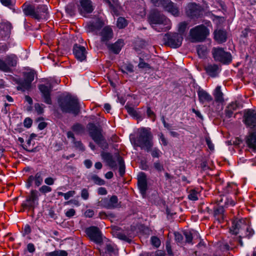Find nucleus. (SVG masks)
I'll return each instance as SVG.
<instances>
[{
  "instance_id": "obj_5",
  "label": "nucleus",
  "mask_w": 256,
  "mask_h": 256,
  "mask_svg": "<svg viewBox=\"0 0 256 256\" xmlns=\"http://www.w3.org/2000/svg\"><path fill=\"white\" fill-rule=\"evenodd\" d=\"M209 34L208 29L204 24H200L190 29L189 36L192 42H198L204 41Z\"/></svg>"
},
{
  "instance_id": "obj_11",
  "label": "nucleus",
  "mask_w": 256,
  "mask_h": 256,
  "mask_svg": "<svg viewBox=\"0 0 256 256\" xmlns=\"http://www.w3.org/2000/svg\"><path fill=\"white\" fill-rule=\"evenodd\" d=\"M85 232L87 236L92 242L99 244H104L102 232L98 227L90 226L86 229Z\"/></svg>"
},
{
  "instance_id": "obj_56",
  "label": "nucleus",
  "mask_w": 256,
  "mask_h": 256,
  "mask_svg": "<svg viewBox=\"0 0 256 256\" xmlns=\"http://www.w3.org/2000/svg\"><path fill=\"white\" fill-rule=\"evenodd\" d=\"M175 240L177 242L182 243L183 240L182 235L178 232H175L174 233Z\"/></svg>"
},
{
  "instance_id": "obj_15",
  "label": "nucleus",
  "mask_w": 256,
  "mask_h": 256,
  "mask_svg": "<svg viewBox=\"0 0 256 256\" xmlns=\"http://www.w3.org/2000/svg\"><path fill=\"white\" fill-rule=\"evenodd\" d=\"M204 69L206 74L212 78L218 76L222 70L220 65L216 64H208L204 66Z\"/></svg>"
},
{
  "instance_id": "obj_8",
  "label": "nucleus",
  "mask_w": 256,
  "mask_h": 256,
  "mask_svg": "<svg viewBox=\"0 0 256 256\" xmlns=\"http://www.w3.org/2000/svg\"><path fill=\"white\" fill-rule=\"evenodd\" d=\"M212 54L214 60L224 64H228L232 60L231 54L222 48H214Z\"/></svg>"
},
{
  "instance_id": "obj_43",
  "label": "nucleus",
  "mask_w": 256,
  "mask_h": 256,
  "mask_svg": "<svg viewBox=\"0 0 256 256\" xmlns=\"http://www.w3.org/2000/svg\"><path fill=\"white\" fill-rule=\"evenodd\" d=\"M0 70L4 72H10V68H8V66L6 65L5 61L0 59Z\"/></svg>"
},
{
  "instance_id": "obj_58",
  "label": "nucleus",
  "mask_w": 256,
  "mask_h": 256,
  "mask_svg": "<svg viewBox=\"0 0 256 256\" xmlns=\"http://www.w3.org/2000/svg\"><path fill=\"white\" fill-rule=\"evenodd\" d=\"M235 205V202L232 199L230 198H226L224 200V206H234Z\"/></svg>"
},
{
  "instance_id": "obj_52",
  "label": "nucleus",
  "mask_w": 256,
  "mask_h": 256,
  "mask_svg": "<svg viewBox=\"0 0 256 256\" xmlns=\"http://www.w3.org/2000/svg\"><path fill=\"white\" fill-rule=\"evenodd\" d=\"M154 166L158 172H162L164 170L163 164L158 161L154 162Z\"/></svg>"
},
{
  "instance_id": "obj_57",
  "label": "nucleus",
  "mask_w": 256,
  "mask_h": 256,
  "mask_svg": "<svg viewBox=\"0 0 256 256\" xmlns=\"http://www.w3.org/2000/svg\"><path fill=\"white\" fill-rule=\"evenodd\" d=\"M74 146L78 148L79 150L84 151V148L82 144L80 141H76L75 140L73 141Z\"/></svg>"
},
{
  "instance_id": "obj_27",
  "label": "nucleus",
  "mask_w": 256,
  "mask_h": 256,
  "mask_svg": "<svg viewBox=\"0 0 256 256\" xmlns=\"http://www.w3.org/2000/svg\"><path fill=\"white\" fill-rule=\"evenodd\" d=\"M16 82L18 84L17 90H18L24 92L26 90H28L31 88L32 84L24 79L19 78L16 80Z\"/></svg>"
},
{
  "instance_id": "obj_14",
  "label": "nucleus",
  "mask_w": 256,
  "mask_h": 256,
  "mask_svg": "<svg viewBox=\"0 0 256 256\" xmlns=\"http://www.w3.org/2000/svg\"><path fill=\"white\" fill-rule=\"evenodd\" d=\"M44 176V172L42 170H40L36 172L34 176L32 175L30 176L27 180L26 184V187L28 188H30L32 186V183L34 181V182L36 186H39L42 183L43 177Z\"/></svg>"
},
{
  "instance_id": "obj_22",
  "label": "nucleus",
  "mask_w": 256,
  "mask_h": 256,
  "mask_svg": "<svg viewBox=\"0 0 256 256\" xmlns=\"http://www.w3.org/2000/svg\"><path fill=\"white\" fill-rule=\"evenodd\" d=\"M12 26L10 22L0 23V39L6 40L10 36Z\"/></svg>"
},
{
  "instance_id": "obj_39",
  "label": "nucleus",
  "mask_w": 256,
  "mask_h": 256,
  "mask_svg": "<svg viewBox=\"0 0 256 256\" xmlns=\"http://www.w3.org/2000/svg\"><path fill=\"white\" fill-rule=\"evenodd\" d=\"M188 24L185 22H180L178 25V31L179 32V34H180L182 36V34L185 32L186 30L187 26Z\"/></svg>"
},
{
  "instance_id": "obj_55",
  "label": "nucleus",
  "mask_w": 256,
  "mask_h": 256,
  "mask_svg": "<svg viewBox=\"0 0 256 256\" xmlns=\"http://www.w3.org/2000/svg\"><path fill=\"white\" fill-rule=\"evenodd\" d=\"M188 197L192 200H198V193L195 190L191 191Z\"/></svg>"
},
{
  "instance_id": "obj_9",
  "label": "nucleus",
  "mask_w": 256,
  "mask_h": 256,
  "mask_svg": "<svg viewBox=\"0 0 256 256\" xmlns=\"http://www.w3.org/2000/svg\"><path fill=\"white\" fill-rule=\"evenodd\" d=\"M39 196L38 192L36 190H32L26 200L22 203V206L23 208L34 210L38 204Z\"/></svg>"
},
{
  "instance_id": "obj_46",
  "label": "nucleus",
  "mask_w": 256,
  "mask_h": 256,
  "mask_svg": "<svg viewBox=\"0 0 256 256\" xmlns=\"http://www.w3.org/2000/svg\"><path fill=\"white\" fill-rule=\"evenodd\" d=\"M117 237L122 240H124L125 242H130L131 240L127 236H126L124 233L122 232H118L117 234Z\"/></svg>"
},
{
  "instance_id": "obj_20",
  "label": "nucleus",
  "mask_w": 256,
  "mask_h": 256,
  "mask_svg": "<svg viewBox=\"0 0 256 256\" xmlns=\"http://www.w3.org/2000/svg\"><path fill=\"white\" fill-rule=\"evenodd\" d=\"M101 204L108 209L116 208L118 206V198L116 196H112L110 199L105 198L100 201Z\"/></svg>"
},
{
  "instance_id": "obj_28",
  "label": "nucleus",
  "mask_w": 256,
  "mask_h": 256,
  "mask_svg": "<svg viewBox=\"0 0 256 256\" xmlns=\"http://www.w3.org/2000/svg\"><path fill=\"white\" fill-rule=\"evenodd\" d=\"M214 38L218 43H222L226 40V32L222 30H216L214 32Z\"/></svg>"
},
{
  "instance_id": "obj_59",
  "label": "nucleus",
  "mask_w": 256,
  "mask_h": 256,
  "mask_svg": "<svg viewBox=\"0 0 256 256\" xmlns=\"http://www.w3.org/2000/svg\"><path fill=\"white\" fill-rule=\"evenodd\" d=\"M76 193V192L74 190H70L65 193L64 196L65 200H68L70 198L72 197Z\"/></svg>"
},
{
  "instance_id": "obj_21",
  "label": "nucleus",
  "mask_w": 256,
  "mask_h": 256,
  "mask_svg": "<svg viewBox=\"0 0 256 256\" xmlns=\"http://www.w3.org/2000/svg\"><path fill=\"white\" fill-rule=\"evenodd\" d=\"M138 184L140 193L144 196L147 190L146 176L144 173L140 172L138 175Z\"/></svg>"
},
{
  "instance_id": "obj_47",
  "label": "nucleus",
  "mask_w": 256,
  "mask_h": 256,
  "mask_svg": "<svg viewBox=\"0 0 256 256\" xmlns=\"http://www.w3.org/2000/svg\"><path fill=\"white\" fill-rule=\"evenodd\" d=\"M184 235L186 238V242L188 243H192V236L191 232L188 231H184Z\"/></svg>"
},
{
  "instance_id": "obj_24",
  "label": "nucleus",
  "mask_w": 256,
  "mask_h": 256,
  "mask_svg": "<svg viewBox=\"0 0 256 256\" xmlns=\"http://www.w3.org/2000/svg\"><path fill=\"white\" fill-rule=\"evenodd\" d=\"M101 156L110 167L114 169L117 168L116 162L111 154L106 152H102Z\"/></svg>"
},
{
  "instance_id": "obj_38",
  "label": "nucleus",
  "mask_w": 256,
  "mask_h": 256,
  "mask_svg": "<svg viewBox=\"0 0 256 256\" xmlns=\"http://www.w3.org/2000/svg\"><path fill=\"white\" fill-rule=\"evenodd\" d=\"M34 75L35 72L34 70L25 72L24 74V79L32 84V82L34 80Z\"/></svg>"
},
{
  "instance_id": "obj_16",
  "label": "nucleus",
  "mask_w": 256,
  "mask_h": 256,
  "mask_svg": "<svg viewBox=\"0 0 256 256\" xmlns=\"http://www.w3.org/2000/svg\"><path fill=\"white\" fill-rule=\"evenodd\" d=\"M98 34L100 36V41L106 44L113 38L114 33L110 26H106Z\"/></svg>"
},
{
  "instance_id": "obj_18",
  "label": "nucleus",
  "mask_w": 256,
  "mask_h": 256,
  "mask_svg": "<svg viewBox=\"0 0 256 256\" xmlns=\"http://www.w3.org/2000/svg\"><path fill=\"white\" fill-rule=\"evenodd\" d=\"M73 53L76 58L80 62H82L86 59V51L83 46L75 44L73 47Z\"/></svg>"
},
{
  "instance_id": "obj_4",
  "label": "nucleus",
  "mask_w": 256,
  "mask_h": 256,
  "mask_svg": "<svg viewBox=\"0 0 256 256\" xmlns=\"http://www.w3.org/2000/svg\"><path fill=\"white\" fill-rule=\"evenodd\" d=\"M230 232L234 234H237L238 233L244 232V236L250 238L254 234V230L248 224V221L245 218L234 219L232 222V226L230 228Z\"/></svg>"
},
{
  "instance_id": "obj_31",
  "label": "nucleus",
  "mask_w": 256,
  "mask_h": 256,
  "mask_svg": "<svg viewBox=\"0 0 256 256\" xmlns=\"http://www.w3.org/2000/svg\"><path fill=\"white\" fill-rule=\"evenodd\" d=\"M238 108V104L236 102H232L229 104L225 110V114L228 118H231L234 112Z\"/></svg>"
},
{
  "instance_id": "obj_33",
  "label": "nucleus",
  "mask_w": 256,
  "mask_h": 256,
  "mask_svg": "<svg viewBox=\"0 0 256 256\" xmlns=\"http://www.w3.org/2000/svg\"><path fill=\"white\" fill-rule=\"evenodd\" d=\"M101 244H104L105 247L104 254H110L111 253L116 252V246L113 243L108 242L105 244L102 243Z\"/></svg>"
},
{
  "instance_id": "obj_40",
  "label": "nucleus",
  "mask_w": 256,
  "mask_h": 256,
  "mask_svg": "<svg viewBox=\"0 0 256 256\" xmlns=\"http://www.w3.org/2000/svg\"><path fill=\"white\" fill-rule=\"evenodd\" d=\"M127 24L126 20L124 18L120 17L118 18L116 25L119 28H124Z\"/></svg>"
},
{
  "instance_id": "obj_12",
  "label": "nucleus",
  "mask_w": 256,
  "mask_h": 256,
  "mask_svg": "<svg viewBox=\"0 0 256 256\" xmlns=\"http://www.w3.org/2000/svg\"><path fill=\"white\" fill-rule=\"evenodd\" d=\"M202 8L194 2L188 4L186 8L187 16L191 18L198 17L202 13Z\"/></svg>"
},
{
  "instance_id": "obj_2",
  "label": "nucleus",
  "mask_w": 256,
  "mask_h": 256,
  "mask_svg": "<svg viewBox=\"0 0 256 256\" xmlns=\"http://www.w3.org/2000/svg\"><path fill=\"white\" fill-rule=\"evenodd\" d=\"M148 20L152 28L158 32H166L171 28L170 20L159 12L151 13L148 17Z\"/></svg>"
},
{
  "instance_id": "obj_6",
  "label": "nucleus",
  "mask_w": 256,
  "mask_h": 256,
  "mask_svg": "<svg viewBox=\"0 0 256 256\" xmlns=\"http://www.w3.org/2000/svg\"><path fill=\"white\" fill-rule=\"evenodd\" d=\"M88 128L90 136L98 146L104 150L108 149V144L102 136L100 128L92 123L88 124Z\"/></svg>"
},
{
  "instance_id": "obj_48",
  "label": "nucleus",
  "mask_w": 256,
  "mask_h": 256,
  "mask_svg": "<svg viewBox=\"0 0 256 256\" xmlns=\"http://www.w3.org/2000/svg\"><path fill=\"white\" fill-rule=\"evenodd\" d=\"M151 242L152 244L156 248H158L160 244V239L158 237L154 236L151 237Z\"/></svg>"
},
{
  "instance_id": "obj_54",
  "label": "nucleus",
  "mask_w": 256,
  "mask_h": 256,
  "mask_svg": "<svg viewBox=\"0 0 256 256\" xmlns=\"http://www.w3.org/2000/svg\"><path fill=\"white\" fill-rule=\"evenodd\" d=\"M72 129L74 132L77 133H80L83 130V128L82 126L79 124H76L74 125Z\"/></svg>"
},
{
  "instance_id": "obj_17",
  "label": "nucleus",
  "mask_w": 256,
  "mask_h": 256,
  "mask_svg": "<svg viewBox=\"0 0 256 256\" xmlns=\"http://www.w3.org/2000/svg\"><path fill=\"white\" fill-rule=\"evenodd\" d=\"M104 23L103 21L100 19H97L90 22L86 26V30L88 32H94V34H98V32L104 26Z\"/></svg>"
},
{
  "instance_id": "obj_60",
  "label": "nucleus",
  "mask_w": 256,
  "mask_h": 256,
  "mask_svg": "<svg viewBox=\"0 0 256 256\" xmlns=\"http://www.w3.org/2000/svg\"><path fill=\"white\" fill-rule=\"evenodd\" d=\"M55 179L52 177H48L45 178L44 183L48 186L53 185L54 183Z\"/></svg>"
},
{
  "instance_id": "obj_44",
  "label": "nucleus",
  "mask_w": 256,
  "mask_h": 256,
  "mask_svg": "<svg viewBox=\"0 0 256 256\" xmlns=\"http://www.w3.org/2000/svg\"><path fill=\"white\" fill-rule=\"evenodd\" d=\"M125 108L126 109L127 112L132 116L134 117H136L138 116V112L134 108L128 105H126L125 106Z\"/></svg>"
},
{
  "instance_id": "obj_41",
  "label": "nucleus",
  "mask_w": 256,
  "mask_h": 256,
  "mask_svg": "<svg viewBox=\"0 0 256 256\" xmlns=\"http://www.w3.org/2000/svg\"><path fill=\"white\" fill-rule=\"evenodd\" d=\"M224 212V208L222 206H218L214 208V216H219L222 218H223Z\"/></svg>"
},
{
  "instance_id": "obj_3",
  "label": "nucleus",
  "mask_w": 256,
  "mask_h": 256,
  "mask_svg": "<svg viewBox=\"0 0 256 256\" xmlns=\"http://www.w3.org/2000/svg\"><path fill=\"white\" fill-rule=\"evenodd\" d=\"M153 136L148 128H141L138 129V134L136 138V145L142 149L149 152L153 146Z\"/></svg>"
},
{
  "instance_id": "obj_62",
  "label": "nucleus",
  "mask_w": 256,
  "mask_h": 256,
  "mask_svg": "<svg viewBox=\"0 0 256 256\" xmlns=\"http://www.w3.org/2000/svg\"><path fill=\"white\" fill-rule=\"evenodd\" d=\"M31 232V228L30 225L26 224L24 226L23 230V235L24 236L28 234Z\"/></svg>"
},
{
  "instance_id": "obj_51",
  "label": "nucleus",
  "mask_w": 256,
  "mask_h": 256,
  "mask_svg": "<svg viewBox=\"0 0 256 256\" xmlns=\"http://www.w3.org/2000/svg\"><path fill=\"white\" fill-rule=\"evenodd\" d=\"M146 114L148 117L152 119V120L154 122L156 119V115L154 112L150 109V107L147 108L146 110Z\"/></svg>"
},
{
  "instance_id": "obj_64",
  "label": "nucleus",
  "mask_w": 256,
  "mask_h": 256,
  "mask_svg": "<svg viewBox=\"0 0 256 256\" xmlns=\"http://www.w3.org/2000/svg\"><path fill=\"white\" fill-rule=\"evenodd\" d=\"M32 122V120L30 118H27L24 120V124L25 127L29 128L31 126Z\"/></svg>"
},
{
  "instance_id": "obj_32",
  "label": "nucleus",
  "mask_w": 256,
  "mask_h": 256,
  "mask_svg": "<svg viewBox=\"0 0 256 256\" xmlns=\"http://www.w3.org/2000/svg\"><path fill=\"white\" fill-rule=\"evenodd\" d=\"M18 58L14 54L7 55L5 58V62L6 65L8 66V68L16 66L17 64Z\"/></svg>"
},
{
  "instance_id": "obj_19",
  "label": "nucleus",
  "mask_w": 256,
  "mask_h": 256,
  "mask_svg": "<svg viewBox=\"0 0 256 256\" xmlns=\"http://www.w3.org/2000/svg\"><path fill=\"white\" fill-rule=\"evenodd\" d=\"M48 8L46 5H39L36 8L34 18L40 20H46L48 18Z\"/></svg>"
},
{
  "instance_id": "obj_23",
  "label": "nucleus",
  "mask_w": 256,
  "mask_h": 256,
  "mask_svg": "<svg viewBox=\"0 0 256 256\" xmlns=\"http://www.w3.org/2000/svg\"><path fill=\"white\" fill-rule=\"evenodd\" d=\"M39 90L42 93V96L44 98V102L47 104H51L52 100L50 98V92L52 87L46 86L44 84H40L38 86Z\"/></svg>"
},
{
  "instance_id": "obj_61",
  "label": "nucleus",
  "mask_w": 256,
  "mask_h": 256,
  "mask_svg": "<svg viewBox=\"0 0 256 256\" xmlns=\"http://www.w3.org/2000/svg\"><path fill=\"white\" fill-rule=\"evenodd\" d=\"M160 152L156 148H154L151 152V154L154 158H159Z\"/></svg>"
},
{
  "instance_id": "obj_36",
  "label": "nucleus",
  "mask_w": 256,
  "mask_h": 256,
  "mask_svg": "<svg viewBox=\"0 0 256 256\" xmlns=\"http://www.w3.org/2000/svg\"><path fill=\"white\" fill-rule=\"evenodd\" d=\"M24 13L26 16H30L34 18L36 8L32 6H28L24 9Z\"/></svg>"
},
{
  "instance_id": "obj_10",
  "label": "nucleus",
  "mask_w": 256,
  "mask_h": 256,
  "mask_svg": "<svg viewBox=\"0 0 256 256\" xmlns=\"http://www.w3.org/2000/svg\"><path fill=\"white\" fill-rule=\"evenodd\" d=\"M164 40L171 48H177L181 46L183 36L178 33H167L164 36Z\"/></svg>"
},
{
  "instance_id": "obj_34",
  "label": "nucleus",
  "mask_w": 256,
  "mask_h": 256,
  "mask_svg": "<svg viewBox=\"0 0 256 256\" xmlns=\"http://www.w3.org/2000/svg\"><path fill=\"white\" fill-rule=\"evenodd\" d=\"M214 95L216 102L222 103L224 102L223 94L221 91L220 86H217L214 90Z\"/></svg>"
},
{
  "instance_id": "obj_49",
  "label": "nucleus",
  "mask_w": 256,
  "mask_h": 256,
  "mask_svg": "<svg viewBox=\"0 0 256 256\" xmlns=\"http://www.w3.org/2000/svg\"><path fill=\"white\" fill-rule=\"evenodd\" d=\"M138 66L140 68H144V69H150V66L148 64L145 62L142 58L140 59V62L138 64Z\"/></svg>"
},
{
  "instance_id": "obj_63",
  "label": "nucleus",
  "mask_w": 256,
  "mask_h": 256,
  "mask_svg": "<svg viewBox=\"0 0 256 256\" xmlns=\"http://www.w3.org/2000/svg\"><path fill=\"white\" fill-rule=\"evenodd\" d=\"M66 216L68 218H72L76 214V210L74 208L69 209L65 213Z\"/></svg>"
},
{
  "instance_id": "obj_1",
  "label": "nucleus",
  "mask_w": 256,
  "mask_h": 256,
  "mask_svg": "<svg viewBox=\"0 0 256 256\" xmlns=\"http://www.w3.org/2000/svg\"><path fill=\"white\" fill-rule=\"evenodd\" d=\"M58 104L63 112L78 115L80 112L78 99L70 94L62 96L58 98Z\"/></svg>"
},
{
  "instance_id": "obj_7",
  "label": "nucleus",
  "mask_w": 256,
  "mask_h": 256,
  "mask_svg": "<svg viewBox=\"0 0 256 256\" xmlns=\"http://www.w3.org/2000/svg\"><path fill=\"white\" fill-rule=\"evenodd\" d=\"M156 6H162L174 16L180 14L179 9L170 0H150Z\"/></svg>"
},
{
  "instance_id": "obj_45",
  "label": "nucleus",
  "mask_w": 256,
  "mask_h": 256,
  "mask_svg": "<svg viewBox=\"0 0 256 256\" xmlns=\"http://www.w3.org/2000/svg\"><path fill=\"white\" fill-rule=\"evenodd\" d=\"M39 191L43 194H46V193L52 192V188L50 186L46 185H43L39 188Z\"/></svg>"
},
{
  "instance_id": "obj_25",
  "label": "nucleus",
  "mask_w": 256,
  "mask_h": 256,
  "mask_svg": "<svg viewBox=\"0 0 256 256\" xmlns=\"http://www.w3.org/2000/svg\"><path fill=\"white\" fill-rule=\"evenodd\" d=\"M80 3L82 6L80 10L82 13L90 14L93 11L94 8L90 0H80Z\"/></svg>"
},
{
  "instance_id": "obj_50",
  "label": "nucleus",
  "mask_w": 256,
  "mask_h": 256,
  "mask_svg": "<svg viewBox=\"0 0 256 256\" xmlns=\"http://www.w3.org/2000/svg\"><path fill=\"white\" fill-rule=\"evenodd\" d=\"M80 196L84 200H87L89 198V192L86 188H83L81 190Z\"/></svg>"
},
{
  "instance_id": "obj_35",
  "label": "nucleus",
  "mask_w": 256,
  "mask_h": 256,
  "mask_svg": "<svg viewBox=\"0 0 256 256\" xmlns=\"http://www.w3.org/2000/svg\"><path fill=\"white\" fill-rule=\"evenodd\" d=\"M116 157L117 160L119 164V173L120 175L121 176H122L125 173V165L124 163V161L122 158L118 154H116Z\"/></svg>"
},
{
  "instance_id": "obj_42",
  "label": "nucleus",
  "mask_w": 256,
  "mask_h": 256,
  "mask_svg": "<svg viewBox=\"0 0 256 256\" xmlns=\"http://www.w3.org/2000/svg\"><path fill=\"white\" fill-rule=\"evenodd\" d=\"M91 179L96 184L99 186L104 185L105 184L104 181L103 180L96 174L92 176Z\"/></svg>"
},
{
  "instance_id": "obj_53",
  "label": "nucleus",
  "mask_w": 256,
  "mask_h": 256,
  "mask_svg": "<svg viewBox=\"0 0 256 256\" xmlns=\"http://www.w3.org/2000/svg\"><path fill=\"white\" fill-rule=\"evenodd\" d=\"M122 71L124 72H134V66L132 64H127L124 66V70Z\"/></svg>"
},
{
  "instance_id": "obj_30",
  "label": "nucleus",
  "mask_w": 256,
  "mask_h": 256,
  "mask_svg": "<svg viewBox=\"0 0 256 256\" xmlns=\"http://www.w3.org/2000/svg\"><path fill=\"white\" fill-rule=\"evenodd\" d=\"M246 144L250 148L256 150V131L250 132L247 137Z\"/></svg>"
},
{
  "instance_id": "obj_29",
  "label": "nucleus",
  "mask_w": 256,
  "mask_h": 256,
  "mask_svg": "<svg viewBox=\"0 0 256 256\" xmlns=\"http://www.w3.org/2000/svg\"><path fill=\"white\" fill-rule=\"evenodd\" d=\"M124 46V42L121 40H118L114 44L108 45V48L116 54H118Z\"/></svg>"
},
{
  "instance_id": "obj_26",
  "label": "nucleus",
  "mask_w": 256,
  "mask_h": 256,
  "mask_svg": "<svg viewBox=\"0 0 256 256\" xmlns=\"http://www.w3.org/2000/svg\"><path fill=\"white\" fill-rule=\"evenodd\" d=\"M198 95L200 102L204 104L212 100V96L204 90H200L198 92Z\"/></svg>"
},
{
  "instance_id": "obj_13",
  "label": "nucleus",
  "mask_w": 256,
  "mask_h": 256,
  "mask_svg": "<svg viewBox=\"0 0 256 256\" xmlns=\"http://www.w3.org/2000/svg\"><path fill=\"white\" fill-rule=\"evenodd\" d=\"M245 124L252 128H256V112L248 110L245 112L244 116Z\"/></svg>"
},
{
  "instance_id": "obj_37",
  "label": "nucleus",
  "mask_w": 256,
  "mask_h": 256,
  "mask_svg": "<svg viewBox=\"0 0 256 256\" xmlns=\"http://www.w3.org/2000/svg\"><path fill=\"white\" fill-rule=\"evenodd\" d=\"M197 52L200 58H204L207 54L206 48L203 46L197 47Z\"/></svg>"
}]
</instances>
